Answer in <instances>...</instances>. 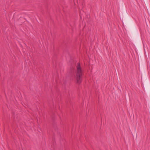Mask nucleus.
<instances>
[{
  "mask_svg": "<svg viewBox=\"0 0 150 150\" xmlns=\"http://www.w3.org/2000/svg\"><path fill=\"white\" fill-rule=\"evenodd\" d=\"M82 74V71L80 66V64L78 63L77 66V73L76 79L78 83H80L81 81V77Z\"/></svg>",
  "mask_w": 150,
  "mask_h": 150,
  "instance_id": "nucleus-1",
  "label": "nucleus"
}]
</instances>
